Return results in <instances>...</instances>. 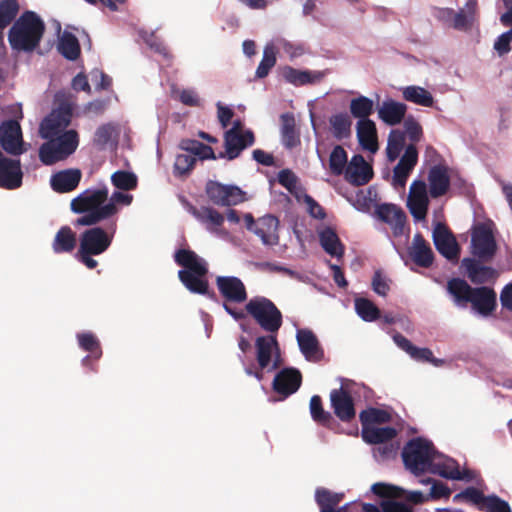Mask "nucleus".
I'll list each match as a JSON object with an SVG mask.
<instances>
[{
	"mask_svg": "<svg viewBox=\"0 0 512 512\" xmlns=\"http://www.w3.org/2000/svg\"><path fill=\"white\" fill-rule=\"evenodd\" d=\"M89 227L80 234L76 258L88 269H95L98 262L93 256L103 254L111 246L117 229V220H110L105 229L97 225Z\"/></svg>",
	"mask_w": 512,
	"mask_h": 512,
	"instance_id": "nucleus-4",
	"label": "nucleus"
},
{
	"mask_svg": "<svg viewBox=\"0 0 512 512\" xmlns=\"http://www.w3.org/2000/svg\"><path fill=\"white\" fill-rule=\"evenodd\" d=\"M73 108L68 102L53 109L40 123L39 134L47 140L39 148V159L44 165L66 160L79 146V134L66 128L71 124Z\"/></svg>",
	"mask_w": 512,
	"mask_h": 512,
	"instance_id": "nucleus-1",
	"label": "nucleus"
},
{
	"mask_svg": "<svg viewBox=\"0 0 512 512\" xmlns=\"http://www.w3.org/2000/svg\"><path fill=\"white\" fill-rule=\"evenodd\" d=\"M196 164V158L189 154H179L174 162L175 175H188Z\"/></svg>",
	"mask_w": 512,
	"mask_h": 512,
	"instance_id": "nucleus-55",
	"label": "nucleus"
},
{
	"mask_svg": "<svg viewBox=\"0 0 512 512\" xmlns=\"http://www.w3.org/2000/svg\"><path fill=\"white\" fill-rule=\"evenodd\" d=\"M405 145V133L400 130H392L388 136L386 154L389 161H395Z\"/></svg>",
	"mask_w": 512,
	"mask_h": 512,
	"instance_id": "nucleus-47",
	"label": "nucleus"
},
{
	"mask_svg": "<svg viewBox=\"0 0 512 512\" xmlns=\"http://www.w3.org/2000/svg\"><path fill=\"white\" fill-rule=\"evenodd\" d=\"M407 252L411 260L419 267L429 268L434 262V253L421 233L414 235L412 245L408 247Z\"/></svg>",
	"mask_w": 512,
	"mask_h": 512,
	"instance_id": "nucleus-24",
	"label": "nucleus"
},
{
	"mask_svg": "<svg viewBox=\"0 0 512 512\" xmlns=\"http://www.w3.org/2000/svg\"><path fill=\"white\" fill-rule=\"evenodd\" d=\"M375 214L379 220L391 226L394 236L398 237L404 233L407 217L397 205L391 203L377 205Z\"/></svg>",
	"mask_w": 512,
	"mask_h": 512,
	"instance_id": "nucleus-16",
	"label": "nucleus"
},
{
	"mask_svg": "<svg viewBox=\"0 0 512 512\" xmlns=\"http://www.w3.org/2000/svg\"><path fill=\"white\" fill-rule=\"evenodd\" d=\"M111 182L119 190L130 191L137 188L138 179L133 172L118 170L111 175Z\"/></svg>",
	"mask_w": 512,
	"mask_h": 512,
	"instance_id": "nucleus-48",
	"label": "nucleus"
},
{
	"mask_svg": "<svg viewBox=\"0 0 512 512\" xmlns=\"http://www.w3.org/2000/svg\"><path fill=\"white\" fill-rule=\"evenodd\" d=\"M280 119L282 143L286 148L292 149L300 144V137L296 130L294 115L285 113L281 115Z\"/></svg>",
	"mask_w": 512,
	"mask_h": 512,
	"instance_id": "nucleus-37",
	"label": "nucleus"
},
{
	"mask_svg": "<svg viewBox=\"0 0 512 512\" xmlns=\"http://www.w3.org/2000/svg\"><path fill=\"white\" fill-rule=\"evenodd\" d=\"M301 383L302 375L299 370L284 368L275 375L272 386L277 394L288 397L300 388Z\"/></svg>",
	"mask_w": 512,
	"mask_h": 512,
	"instance_id": "nucleus-18",
	"label": "nucleus"
},
{
	"mask_svg": "<svg viewBox=\"0 0 512 512\" xmlns=\"http://www.w3.org/2000/svg\"><path fill=\"white\" fill-rule=\"evenodd\" d=\"M114 133V127L111 124H103L99 126L94 135V144L99 149H104L111 141Z\"/></svg>",
	"mask_w": 512,
	"mask_h": 512,
	"instance_id": "nucleus-58",
	"label": "nucleus"
},
{
	"mask_svg": "<svg viewBox=\"0 0 512 512\" xmlns=\"http://www.w3.org/2000/svg\"><path fill=\"white\" fill-rule=\"evenodd\" d=\"M433 242L437 251L449 261H457L460 254L459 244L444 223H437L433 230Z\"/></svg>",
	"mask_w": 512,
	"mask_h": 512,
	"instance_id": "nucleus-11",
	"label": "nucleus"
},
{
	"mask_svg": "<svg viewBox=\"0 0 512 512\" xmlns=\"http://www.w3.org/2000/svg\"><path fill=\"white\" fill-rule=\"evenodd\" d=\"M371 491L376 496L387 499L401 498L404 495V490L402 488L382 482L374 483L371 486Z\"/></svg>",
	"mask_w": 512,
	"mask_h": 512,
	"instance_id": "nucleus-53",
	"label": "nucleus"
},
{
	"mask_svg": "<svg viewBox=\"0 0 512 512\" xmlns=\"http://www.w3.org/2000/svg\"><path fill=\"white\" fill-rule=\"evenodd\" d=\"M208 198L216 205L231 206L244 200L243 191L232 185H223L215 181H209L206 185Z\"/></svg>",
	"mask_w": 512,
	"mask_h": 512,
	"instance_id": "nucleus-12",
	"label": "nucleus"
},
{
	"mask_svg": "<svg viewBox=\"0 0 512 512\" xmlns=\"http://www.w3.org/2000/svg\"><path fill=\"white\" fill-rule=\"evenodd\" d=\"M409 355L415 360L422 362H430L435 366H440L443 363V360L436 359L433 356V353L429 348H418L415 346V348L411 353H409Z\"/></svg>",
	"mask_w": 512,
	"mask_h": 512,
	"instance_id": "nucleus-60",
	"label": "nucleus"
},
{
	"mask_svg": "<svg viewBox=\"0 0 512 512\" xmlns=\"http://www.w3.org/2000/svg\"><path fill=\"white\" fill-rule=\"evenodd\" d=\"M435 457L432 442L421 437L413 438L406 443L402 450L403 462L414 475L423 474Z\"/></svg>",
	"mask_w": 512,
	"mask_h": 512,
	"instance_id": "nucleus-7",
	"label": "nucleus"
},
{
	"mask_svg": "<svg viewBox=\"0 0 512 512\" xmlns=\"http://www.w3.org/2000/svg\"><path fill=\"white\" fill-rule=\"evenodd\" d=\"M0 145L10 155L19 156L26 152L21 126L16 120H6L0 124Z\"/></svg>",
	"mask_w": 512,
	"mask_h": 512,
	"instance_id": "nucleus-10",
	"label": "nucleus"
},
{
	"mask_svg": "<svg viewBox=\"0 0 512 512\" xmlns=\"http://www.w3.org/2000/svg\"><path fill=\"white\" fill-rule=\"evenodd\" d=\"M297 342L301 353L306 360L312 362H319L324 357V351L316 335L308 329H301L297 331Z\"/></svg>",
	"mask_w": 512,
	"mask_h": 512,
	"instance_id": "nucleus-23",
	"label": "nucleus"
},
{
	"mask_svg": "<svg viewBox=\"0 0 512 512\" xmlns=\"http://www.w3.org/2000/svg\"><path fill=\"white\" fill-rule=\"evenodd\" d=\"M19 12L17 0L0 1V47H4V29L9 26Z\"/></svg>",
	"mask_w": 512,
	"mask_h": 512,
	"instance_id": "nucleus-41",
	"label": "nucleus"
},
{
	"mask_svg": "<svg viewBox=\"0 0 512 512\" xmlns=\"http://www.w3.org/2000/svg\"><path fill=\"white\" fill-rule=\"evenodd\" d=\"M469 304L478 314L489 316L497 307V294L488 286L474 287Z\"/></svg>",
	"mask_w": 512,
	"mask_h": 512,
	"instance_id": "nucleus-20",
	"label": "nucleus"
},
{
	"mask_svg": "<svg viewBox=\"0 0 512 512\" xmlns=\"http://www.w3.org/2000/svg\"><path fill=\"white\" fill-rule=\"evenodd\" d=\"M283 78L295 86H303L320 82L324 74L320 71L298 70L291 66H286L282 70Z\"/></svg>",
	"mask_w": 512,
	"mask_h": 512,
	"instance_id": "nucleus-31",
	"label": "nucleus"
},
{
	"mask_svg": "<svg viewBox=\"0 0 512 512\" xmlns=\"http://www.w3.org/2000/svg\"><path fill=\"white\" fill-rule=\"evenodd\" d=\"M477 7L476 0H468L464 9L454 11L452 27L456 30L470 29L476 20Z\"/></svg>",
	"mask_w": 512,
	"mask_h": 512,
	"instance_id": "nucleus-36",
	"label": "nucleus"
},
{
	"mask_svg": "<svg viewBox=\"0 0 512 512\" xmlns=\"http://www.w3.org/2000/svg\"><path fill=\"white\" fill-rule=\"evenodd\" d=\"M487 496L483 494V492L475 487H467L463 491L457 493L453 497V501L455 503H460L463 501L470 502L477 506L478 510L481 511V507L484 506V502L486 501Z\"/></svg>",
	"mask_w": 512,
	"mask_h": 512,
	"instance_id": "nucleus-50",
	"label": "nucleus"
},
{
	"mask_svg": "<svg viewBox=\"0 0 512 512\" xmlns=\"http://www.w3.org/2000/svg\"><path fill=\"white\" fill-rule=\"evenodd\" d=\"M21 163L18 159H10L0 151V187L13 190L22 184Z\"/></svg>",
	"mask_w": 512,
	"mask_h": 512,
	"instance_id": "nucleus-17",
	"label": "nucleus"
},
{
	"mask_svg": "<svg viewBox=\"0 0 512 512\" xmlns=\"http://www.w3.org/2000/svg\"><path fill=\"white\" fill-rule=\"evenodd\" d=\"M359 419L362 428L373 427L375 424H384L390 422L391 415L385 410L371 407L363 410L359 415Z\"/></svg>",
	"mask_w": 512,
	"mask_h": 512,
	"instance_id": "nucleus-45",
	"label": "nucleus"
},
{
	"mask_svg": "<svg viewBox=\"0 0 512 512\" xmlns=\"http://www.w3.org/2000/svg\"><path fill=\"white\" fill-rule=\"evenodd\" d=\"M330 125L335 138H347L351 134L352 121L347 113H338L330 117Z\"/></svg>",
	"mask_w": 512,
	"mask_h": 512,
	"instance_id": "nucleus-44",
	"label": "nucleus"
},
{
	"mask_svg": "<svg viewBox=\"0 0 512 512\" xmlns=\"http://www.w3.org/2000/svg\"><path fill=\"white\" fill-rule=\"evenodd\" d=\"M406 112V104L389 99L382 103L378 116L387 125L395 126L402 122Z\"/></svg>",
	"mask_w": 512,
	"mask_h": 512,
	"instance_id": "nucleus-30",
	"label": "nucleus"
},
{
	"mask_svg": "<svg viewBox=\"0 0 512 512\" xmlns=\"http://www.w3.org/2000/svg\"><path fill=\"white\" fill-rule=\"evenodd\" d=\"M175 262L183 267L178 271V278L191 293L205 295L215 300L216 295L209 291V283L206 279L208 266L206 261L190 249H179L174 256Z\"/></svg>",
	"mask_w": 512,
	"mask_h": 512,
	"instance_id": "nucleus-3",
	"label": "nucleus"
},
{
	"mask_svg": "<svg viewBox=\"0 0 512 512\" xmlns=\"http://www.w3.org/2000/svg\"><path fill=\"white\" fill-rule=\"evenodd\" d=\"M45 23L34 11L23 12L8 32V41L15 51L32 52L45 33Z\"/></svg>",
	"mask_w": 512,
	"mask_h": 512,
	"instance_id": "nucleus-5",
	"label": "nucleus"
},
{
	"mask_svg": "<svg viewBox=\"0 0 512 512\" xmlns=\"http://www.w3.org/2000/svg\"><path fill=\"white\" fill-rule=\"evenodd\" d=\"M82 173L79 169H66L51 176L50 185L57 193H68L75 190L80 181Z\"/></svg>",
	"mask_w": 512,
	"mask_h": 512,
	"instance_id": "nucleus-25",
	"label": "nucleus"
},
{
	"mask_svg": "<svg viewBox=\"0 0 512 512\" xmlns=\"http://www.w3.org/2000/svg\"><path fill=\"white\" fill-rule=\"evenodd\" d=\"M472 254L481 262L491 261L497 252V243L491 228L486 224L474 227L471 236Z\"/></svg>",
	"mask_w": 512,
	"mask_h": 512,
	"instance_id": "nucleus-8",
	"label": "nucleus"
},
{
	"mask_svg": "<svg viewBox=\"0 0 512 512\" xmlns=\"http://www.w3.org/2000/svg\"><path fill=\"white\" fill-rule=\"evenodd\" d=\"M278 48L289 55L291 59L297 58L305 54L306 47L301 43H293L285 39L277 40Z\"/></svg>",
	"mask_w": 512,
	"mask_h": 512,
	"instance_id": "nucleus-59",
	"label": "nucleus"
},
{
	"mask_svg": "<svg viewBox=\"0 0 512 512\" xmlns=\"http://www.w3.org/2000/svg\"><path fill=\"white\" fill-rule=\"evenodd\" d=\"M362 438L369 444H382L386 443L396 437L397 431L395 428L387 427H364L362 428Z\"/></svg>",
	"mask_w": 512,
	"mask_h": 512,
	"instance_id": "nucleus-38",
	"label": "nucleus"
},
{
	"mask_svg": "<svg viewBox=\"0 0 512 512\" xmlns=\"http://www.w3.org/2000/svg\"><path fill=\"white\" fill-rule=\"evenodd\" d=\"M404 133L405 137L407 136L409 140L412 142L411 144H416L419 142L423 136V130L421 125L416 121L412 116H409L404 121Z\"/></svg>",
	"mask_w": 512,
	"mask_h": 512,
	"instance_id": "nucleus-57",
	"label": "nucleus"
},
{
	"mask_svg": "<svg viewBox=\"0 0 512 512\" xmlns=\"http://www.w3.org/2000/svg\"><path fill=\"white\" fill-rule=\"evenodd\" d=\"M319 241L323 250L329 255L341 258L344 255V245L341 243L336 231L326 227L319 233Z\"/></svg>",
	"mask_w": 512,
	"mask_h": 512,
	"instance_id": "nucleus-34",
	"label": "nucleus"
},
{
	"mask_svg": "<svg viewBox=\"0 0 512 512\" xmlns=\"http://www.w3.org/2000/svg\"><path fill=\"white\" fill-rule=\"evenodd\" d=\"M246 313L266 332L276 334L283 324V315L273 301L255 296L245 305Z\"/></svg>",
	"mask_w": 512,
	"mask_h": 512,
	"instance_id": "nucleus-6",
	"label": "nucleus"
},
{
	"mask_svg": "<svg viewBox=\"0 0 512 512\" xmlns=\"http://www.w3.org/2000/svg\"><path fill=\"white\" fill-rule=\"evenodd\" d=\"M346 164L347 152L342 146L336 145L329 157V169L331 173L335 176L341 175L344 170H346Z\"/></svg>",
	"mask_w": 512,
	"mask_h": 512,
	"instance_id": "nucleus-51",
	"label": "nucleus"
},
{
	"mask_svg": "<svg viewBox=\"0 0 512 512\" xmlns=\"http://www.w3.org/2000/svg\"><path fill=\"white\" fill-rule=\"evenodd\" d=\"M429 206L426 183L422 180H415L410 186L407 199V207L416 220L426 218Z\"/></svg>",
	"mask_w": 512,
	"mask_h": 512,
	"instance_id": "nucleus-15",
	"label": "nucleus"
},
{
	"mask_svg": "<svg viewBox=\"0 0 512 512\" xmlns=\"http://www.w3.org/2000/svg\"><path fill=\"white\" fill-rule=\"evenodd\" d=\"M79 346L90 353L82 359L84 366H89L92 360H98L102 356L100 342L97 337L91 332H84L77 334Z\"/></svg>",
	"mask_w": 512,
	"mask_h": 512,
	"instance_id": "nucleus-35",
	"label": "nucleus"
},
{
	"mask_svg": "<svg viewBox=\"0 0 512 512\" xmlns=\"http://www.w3.org/2000/svg\"><path fill=\"white\" fill-rule=\"evenodd\" d=\"M255 142V136L252 130L247 129L244 134H224L225 153L220 157H226L228 160H234L240 156L241 152L252 146Z\"/></svg>",
	"mask_w": 512,
	"mask_h": 512,
	"instance_id": "nucleus-21",
	"label": "nucleus"
},
{
	"mask_svg": "<svg viewBox=\"0 0 512 512\" xmlns=\"http://www.w3.org/2000/svg\"><path fill=\"white\" fill-rule=\"evenodd\" d=\"M462 266L465 268L469 280L478 285L493 282L499 275L497 270L490 266L482 265L480 260H476L475 258H464L462 260Z\"/></svg>",
	"mask_w": 512,
	"mask_h": 512,
	"instance_id": "nucleus-22",
	"label": "nucleus"
},
{
	"mask_svg": "<svg viewBox=\"0 0 512 512\" xmlns=\"http://www.w3.org/2000/svg\"><path fill=\"white\" fill-rule=\"evenodd\" d=\"M216 286L225 303H243L248 294L243 281L235 276H217Z\"/></svg>",
	"mask_w": 512,
	"mask_h": 512,
	"instance_id": "nucleus-14",
	"label": "nucleus"
},
{
	"mask_svg": "<svg viewBox=\"0 0 512 512\" xmlns=\"http://www.w3.org/2000/svg\"><path fill=\"white\" fill-rule=\"evenodd\" d=\"M57 49L59 53L67 60L74 61L78 59L81 48L77 37L70 32H63L60 36Z\"/></svg>",
	"mask_w": 512,
	"mask_h": 512,
	"instance_id": "nucleus-40",
	"label": "nucleus"
},
{
	"mask_svg": "<svg viewBox=\"0 0 512 512\" xmlns=\"http://www.w3.org/2000/svg\"><path fill=\"white\" fill-rule=\"evenodd\" d=\"M481 511H484V512H512L509 503L495 494L487 495V499L484 502V506L481 507Z\"/></svg>",
	"mask_w": 512,
	"mask_h": 512,
	"instance_id": "nucleus-56",
	"label": "nucleus"
},
{
	"mask_svg": "<svg viewBox=\"0 0 512 512\" xmlns=\"http://www.w3.org/2000/svg\"><path fill=\"white\" fill-rule=\"evenodd\" d=\"M310 413L312 419L327 428L334 423L332 414L323 408L322 399L319 395H313L310 399Z\"/></svg>",
	"mask_w": 512,
	"mask_h": 512,
	"instance_id": "nucleus-43",
	"label": "nucleus"
},
{
	"mask_svg": "<svg viewBox=\"0 0 512 512\" xmlns=\"http://www.w3.org/2000/svg\"><path fill=\"white\" fill-rule=\"evenodd\" d=\"M278 219L273 215H265L256 221L253 232L261 239L264 245H276L279 241L277 230Z\"/></svg>",
	"mask_w": 512,
	"mask_h": 512,
	"instance_id": "nucleus-27",
	"label": "nucleus"
},
{
	"mask_svg": "<svg viewBox=\"0 0 512 512\" xmlns=\"http://www.w3.org/2000/svg\"><path fill=\"white\" fill-rule=\"evenodd\" d=\"M418 162V150L416 148V145L409 144L402 157L400 158V161L398 162L399 165L405 166L408 169H413Z\"/></svg>",
	"mask_w": 512,
	"mask_h": 512,
	"instance_id": "nucleus-62",
	"label": "nucleus"
},
{
	"mask_svg": "<svg viewBox=\"0 0 512 512\" xmlns=\"http://www.w3.org/2000/svg\"><path fill=\"white\" fill-rule=\"evenodd\" d=\"M372 289L380 296H386L390 286L380 270L375 271L372 278Z\"/></svg>",
	"mask_w": 512,
	"mask_h": 512,
	"instance_id": "nucleus-64",
	"label": "nucleus"
},
{
	"mask_svg": "<svg viewBox=\"0 0 512 512\" xmlns=\"http://www.w3.org/2000/svg\"><path fill=\"white\" fill-rule=\"evenodd\" d=\"M474 287L470 286L462 278H451L447 282V292L452 297L454 304L460 308H466L471 301Z\"/></svg>",
	"mask_w": 512,
	"mask_h": 512,
	"instance_id": "nucleus-29",
	"label": "nucleus"
},
{
	"mask_svg": "<svg viewBox=\"0 0 512 512\" xmlns=\"http://www.w3.org/2000/svg\"><path fill=\"white\" fill-rule=\"evenodd\" d=\"M256 360L258 366L268 372L279 368V343L275 334L259 336L255 340Z\"/></svg>",
	"mask_w": 512,
	"mask_h": 512,
	"instance_id": "nucleus-9",
	"label": "nucleus"
},
{
	"mask_svg": "<svg viewBox=\"0 0 512 512\" xmlns=\"http://www.w3.org/2000/svg\"><path fill=\"white\" fill-rule=\"evenodd\" d=\"M275 47L273 45H266L263 51V57L260 61L257 69H256V77L257 78H265L270 70L276 64V52Z\"/></svg>",
	"mask_w": 512,
	"mask_h": 512,
	"instance_id": "nucleus-52",
	"label": "nucleus"
},
{
	"mask_svg": "<svg viewBox=\"0 0 512 512\" xmlns=\"http://www.w3.org/2000/svg\"><path fill=\"white\" fill-rule=\"evenodd\" d=\"M330 404L334 415L344 423L352 422L356 417L354 400L350 392L343 387L330 392Z\"/></svg>",
	"mask_w": 512,
	"mask_h": 512,
	"instance_id": "nucleus-13",
	"label": "nucleus"
},
{
	"mask_svg": "<svg viewBox=\"0 0 512 512\" xmlns=\"http://www.w3.org/2000/svg\"><path fill=\"white\" fill-rule=\"evenodd\" d=\"M402 96L404 100L420 106L432 107L434 104L432 94L420 86L411 85L403 88Z\"/></svg>",
	"mask_w": 512,
	"mask_h": 512,
	"instance_id": "nucleus-42",
	"label": "nucleus"
},
{
	"mask_svg": "<svg viewBox=\"0 0 512 512\" xmlns=\"http://www.w3.org/2000/svg\"><path fill=\"white\" fill-rule=\"evenodd\" d=\"M357 314L367 322H372L380 317L379 308L369 299L358 298L355 300Z\"/></svg>",
	"mask_w": 512,
	"mask_h": 512,
	"instance_id": "nucleus-49",
	"label": "nucleus"
},
{
	"mask_svg": "<svg viewBox=\"0 0 512 512\" xmlns=\"http://www.w3.org/2000/svg\"><path fill=\"white\" fill-rule=\"evenodd\" d=\"M77 244L76 233L69 226H62L56 233L52 242V249L56 254L71 253Z\"/></svg>",
	"mask_w": 512,
	"mask_h": 512,
	"instance_id": "nucleus-33",
	"label": "nucleus"
},
{
	"mask_svg": "<svg viewBox=\"0 0 512 512\" xmlns=\"http://www.w3.org/2000/svg\"><path fill=\"white\" fill-rule=\"evenodd\" d=\"M189 212L201 223L206 225V228L212 232L218 230L224 223V217L217 210L210 207L196 208L189 207Z\"/></svg>",
	"mask_w": 512,
	"mask_h": 512,
	"instance_id": "nucleus-32",
	"label": "nucleus"
},
{
	"mask_svg": "<svg viewBox=\"0 0 512 512\" xmlns=\"http://www.w3.org/2000/svg\"><path fill=\"white\" fill-rule=\"evenodd\" d=\"M438 475L451 480L472 481L477 477V473L470 469L460 470L459 465H454L450 470H436Z\"/></svg>",
	"mask_w": 512,
	"mask_h": 512,
	"instance_id": "nucleus-54",
	"label": "nucleus"
},
{
	"mask_svg": "<svg viewBox=\"0 0 512 512\" xmlns=\"http://www.w3.org/2000/svg\"><path fill=\"white\" fill-rule=\"evenodd\" d=\"M357 138L359 144L364 150L376 153L379 149L377 128L371 119L358 120L357 122Z\"/></svg>",
	"mask_w": 512,
	"mask_h": 512,
	"instance_id": "nucleus-28",
	"label": "nucleus"
},
{
	"mask_svg": "<svg viewBox=\"0 0 512 512\" xmlns=\"http://www.w3.org/2000/svg\"><path fill=\"white\" fill-rule=\"evenodd\" d=\"M343 498V493L333 492L324 487H318L315 490V502L320 512L338 509Z\"/></svg>",
	"mask_w": 512,
	"mask_h": 512,
	"instance_id": "nucleus-39",
	"label": "nucleus"
},
{
	"mask_svg": "<svg viewBox=\"0 0 512 512\" xmlns=\"http://www.w3.org/2000/svg\"><path fill=\"white\" fill-rule=\"evenodd\" d=\"M349 107L352 116L358 120L369 119V116L374 111L373 101L370 98L362 95L357 98H353L350 101Z\"/></svg>",
	"mask_w": 512,
	"mask_h": 512,
	"instance_id": "nucleus-46",
	"label": "nucleus"
},
{
	"mask_svg": "<svg viewBox=\"0 0 512 512\" xmlns=\"http://www.w3.org/2000/svg\"><path fill=\"white\" fill-rule=\"evenodd\" d=\"M109 198V191L106 186L97 189H86L70 202V209L76 214H82L77 218L74 225L94 226L104 220L115 219L118 214V207L113 203H106Z\"/></svg>",
	"mask_w": 512,
	"mask_h": 512,
	"instance_id": "nucleus-2",
	"label": "nucleus"
},
{
	"mask_svg": "<svg viewBox=\"0 0 512 512\" xmlns=\"http://www.w3.org/2000/svg\"><path fill=\"white\" fill-rule=\"evenodd\" d=\"M512 40V29L501 34L494 43V49L499 56H503L510 52Z\"/></svg>",
	"mask_w": 512,
	"mask_h": 512,
	"instance_id": "nucleus-63",
	"label": "nucleus"
},
{
	"mask_svg": "<svg viewBox=\"0 0 512 512\" xmlns=\"http://www.w3.org/2000/svg\"><path fill=\"white\" fill-rule=\"evenodd\" d=\"M373 177V169L362 155H354L345 170V179L352 185H366Z\"/></svg>",
	"mask_w": 512,
	"mask_h": 512,
	"instance_id": "nucleus-19",
	"label": "nucleus"
},
{
	"mask_svg": "<svg viewBox=\"0 0 512 512\" xmlns=\"http://www.w3.org/2000/svg\"><path fill=\"white\" fill-rule=\"evenodd\" d=\"M303 200L311 217L319 220L326 217L324 208L312 196L305 194Z\"/></svg>",
	"mask_w": 512,
	"mask_h": 512,
	"instance_id": "nucleus-61",
	"label": "nucleus"
},
{
	"mask_svg": "<svg viewBox=\"0 0 512 512\" xmlns=\"http://www.w3.org/2000/svg\"><path fill=\"white\" fill-rule=\"evenodd\" d=\"M429 193L432 198H438L447 193L450 187L448 168L444 165L431 167L428 173Z\"/></svg>",
	"mask_w": 512,
	"mask_h": 512,
	"instance_id": "nucleus-26",
	"label": "nucleus"
}]
</instances>
